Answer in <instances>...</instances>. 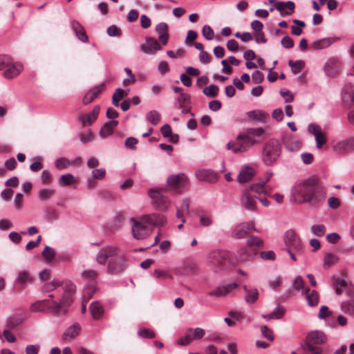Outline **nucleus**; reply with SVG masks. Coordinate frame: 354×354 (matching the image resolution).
<instances>
[{
  "label": "nucleus",
  "instance_id": "obj_21",
  "mask_svg": "<svg viewBox=\"0 0 354 354\" xmlns=\"http://www.w3.org/2000/svg\"><path fill=\"white\" fill-rule=\"evenodd\" d=\"M71 26L78 39L84 43L88 42V37L86 35L85 29L78 21L72 20L71 21Z\"/></svg>",
  "mask_w": 354,
  "mask_h": 354
},
{
  "label": "nucleus",
  "instance_id": "obj_36",
  "mask_svg": "<svg viewBox=\"0 0 354 354\" xmlns=\"http://www.w3.org/2000/svg\"><path fill=\"white\" fill-rule=\"evenodd\" d=\"M95 283H88L84 289L83 299L88 302L96 292Z\"/></svg>",
  "mask_w": 354,
  "mask_h": 354
},
{
  "label": "nucleus",
  "instance_id": "obj_28",
  "mask_svg": "<svg viewBox=\"0 0 354 354\" xmlns=\"http://www.w3.org/2000/svg\"><path fill=\"white\" fill-rule=\"evenodd\" d=\"M304 293L308 304L310 306H316L319 303V296L316 290H311L309 288L305 289Z\"/></svg>",
  "mask_w": 354,
  "mask_h": 354
},
{
  "label": "nucleus",
  "instance_id": "obj_7",
  "mask_svg": "<svg viewBox=\"0 0 354 354\" xmlns=\"http://www.w3.org/2000/svg\"><path fill=\"white\" fill-rule=\"evenodd\" d=\"M326 341V337L323 332L320 330L311 331L306 336L304 349L312 354H322V348L315 345L324 344Z\"/></svg>",
  "mask_w": 354,
  "mask_h": 354
},
{
  "label": "nucleus",
  "instance_id": "obj_13",
  "mask_svg": "<svg viewBox=\"0 0 354 354\" xmlns=\"http://www.w3.org/2000/svg\"><path fill=\"white\" fill-rule=\"evenodd\" d=\"M198 270L196 262L192 259H186L182 265L175 269L176 274L181 276H189L195 274Z\"/></svg>",
  "mask_w": 354,
  "mask_h": 354
},
{
  "label": "nucleus",
  "instance_id": "obj_64",
  "mask_svg": "<svg viewBox=\"0 0 354 354\" xmlns=\"http://www.w3.org/2000/svg\"><path fill=\"white\" fill-rule=\"evenodd\" d=\"M252 79L254 83L259 84L263 81L264 75L259 71H255L252 74Z\"/></svg>",
  "mask_w": 354,
  "mask_h": 354
},
{
  "label": "nucleus",
  "instance_id": "obj_20",
  "mask_svg": "<svg viewBox=\"0 0 354 354\" xmlns=\"http://www.w3.org/2000/svg\"><path fill=\"white\" fill-rule=\"evenodd\" d=\"M24 68L23 65L19 62H13L12 60L9 64L6 70L3 72V76L7 79H12L22 71Z\"/></svg>",
  "mask_w": 354,
  "mask_h": 354
},
{
  "label": "nucleus",
  "instance_id": "obj_29",
  "mask_svg": "<svg viewBox=\"0 0 354 354\" xmlns=\"http://www.w3.org/2000/svg\"><path fill=\"white\" fill-rule=\"evenodd\" d=\"M81 330V327L79 324L75 323L70 327H68L63 335V339L65 340L72 339L77 337Z\"/></svg>",
  "mask_w": 354,
  "mask_h": 354
},
{
  "label": "nucleus",
  "instance_id": "obj_61",
  "mask_svg": "<svg viewBox=\"0 0 354 354\" xmlns=\"http://www.w3.org/2000/svg\"><path fill=\"white\" fill-rule=\"evenodd\" d=\"M11 61L12 59L9 56L0 55V70H6Z\"/></svg>",
  "mask_w": 354,
  "mask_h": 354
},
{
  "label": "nucleus",
  "instance_id": "obj_40",
  "mask_svg": "<svg viewBox=\"0 0 354 354\" xmlns=\"http://www.w3.org/2000/svg\"><path fill=\"white\" fill-rule=\"evenodd\" d=\"M248 115L250 118L259 122H265L268 114L262 111H250L248 112Z\"/></svg>",
  "mask_w": 354,
  "mask_h": 354
},
{
  "label": "nucleus",
  "instance_id": "obj_35",
  "mask_svg": "<svg viewBox=\"0 0 354 354\" xmlns=\"http://www.w3.org/2000/svg\"><path fill=\"white\" fill-rule=\"evenodd\" d=\"M263 245V241L259 236H250L247 240V246L251 248H255L257 250L262 248Z\"/></svg>",
  "mask_w": 354,
  "mask_h": 354
},
{
  "label": "nucleus",
  "instance_id": "obj_22",
  "mask_svg": "<svg viewBox=\"0 0 354 354\" xmlns=\"http://www.w3.org/2000/svg\"><path fill=\"white\" fill-rule=\"evenodd\" d=\"M334 150L338 153H344L354 149V138H350L336 143Z\"/></svg>",
  "mask_w": 354,
  "mask_h": 354
},
{
  "label": "nucleus",
  "instance_id": "obj_56",
  "mask_svg": "<svg viewBox=\"0 0 354 354\" xmlns=\"http://www.w3.org/2000/svg\"><path fill=\"white\" fill-rule=\"evenodd\" d=\"M138 335H139V336H140L142 338H149V339L154 338L156 336L155 333L152 330H151L149 328H141L138 331Z\"/></svg>",
  "mask_w": 354,
  "mask_h": 354
},
{
  "label": "nucleus",
  "instance_id": "obj_47",
  "mask_svg": "<svg viewBox=\"0 0 354 354\" xmlns=\"http://www.w3.org/2000/svg\"><path fill=\"white\" fill-rule=\"evenodd\" d=\"M339 258L332 254L328 253L324 257V267L328 268L331 266L337 263L338 262Z\"/></svg>",
  "mask_w": 354,
  "mask_h": 354
},
{
  "label": "nucleus",
  "instance_id": "obj_33",
  "mask_svg": "<svg viewBox=\"0 0 354 354\" xmlns=\"http://www.w3.org/2000/svg\"><path fill=\"white\" fill-rule=\"evenodd\" d=\"M335 41L332 38H323L312 43L314 49L319 50L330 46Z\"/></svg>",
  "mask_w": 354,
  "mask_h": 354
},
{
  "label": "nucleus",
  "instance_id": "obj_50",
  "mask_svg": "<svg viewBox=\"0 0 354 354\" xmlns=\"http://www.w3.org/2000/svg\"><path fill=\"white\" fill-rule=\"evenodd\" d=\"M197 177H216L218 174L211 169H198L196 171Z\"/></svg>",
  "mask_w": 354,
  "mask_h": 354
},
{
  "label": "nucleus",
  "instance_id": "obj_49",
  "mask_svg": "<svg viewBox=\"0 0 354 354\" xmlns=\"http://www.w3.org/2000/svg\"><path fill=\"white\" fill-rule=\"evenodd\" d=\"M189 201L185 200L183 201L181 207V209H177L176 212V216L178 218H180L182 221V223H184L185 222V219L183 217V212H185V213H189Z\"/></svg>",
  "mask_w": 354,
  "mask_h": 354
},
{
  "label": "nucleus",
  "instance_id": "obj_3",
  "mask_svg": "<svg viewBox=\"0 0 354 354\" xmlns=\"http://www.w3.org/2000/svg\"><path fill=\"white\" fill-rule=\"evenodd\" d=\"M187 184V178H167L165 187L151 188L148 195L151 200V205L156 209L165 211L170 205V201L165 194L166 192L180 194Z\"/></svg>",
  "mask_w": 354,
  "mask_h": 354
},
{
  "label": "nucleus",
  "instance_id": "obj_42",
  "mask_svg": "<svg viewBox=\"0 0 354 354\" xmlns=\"http://www.w3.org/2000/svg\"><path fill=\"white\" fill-rule=\"evenodd\" d=\"M288 65L291 68V71L294 74L300 73L304 66V62L302 60H289Z\"/></svg>",
  "mask_w": 354,
  "mask_h": 354
},
{
  "label": "nucleus",
  "instance_id": "obj_17",
  "mask_svg": "<svg viewBox=\"0 0 354 354\" xmlns=\"http://www.w3.org/2000/svg\"><path fill=\"white\" fill-rule=\"evenodd\" d=\"M238 286L239 285L236 283H232L225 286H218L209 292L208 295L216 297H225L238 288Z\"/></svg>",
  "mask_w": 354,
  "mask_h": 354
},
{
  "label": "nucleus",
  "instance_id": "obj_63",
  "mask_svg": "<svg viewBox=\"0 0 354 354\" xmlns=\"http://www.w3.org/2000/svg\"><path fill=\"white\" fill-rule=\"evenodd\" d=\"M153 275L157 278H164V279H173L172 275L166 270H156L154 271Z\"/></svg>",
  "mask_w": 354,
  "mask_h": 354
},
{
  "label": "nucleus",
  "instance_id": "obj_12",
  "mask_svg": "<svg viewBox=\"0 0 354 354\" xmlns=\"http://www.w3.org/2000/svg\"><path fill=\"white\" fill-rule=\"evenodd\" d=\"M251 230L258 232V230L255 228V224L254 221L242 223L234 228L232 232V236L236 239H243L245 237Z\"/></svg>",
  "mask_w": 354,
  "mask_h": 354
},
{
  "label": "nucleus",
  "instance_id": "obj_48",
  "mask_svg": "<svg viewBox=\"0 0 354 354\" xmlns=\"http://www.w3.org/2000/svg\"><path fill=\"white\" fill-rule=\"evenodd\" d=\"M177 102L178 103L179 108L183 109L185 104L191 103V96L187 93H180L177 98Z\"/></svg>",
  "mask_w": 354,
  "mask_h": 354
},
{
  "label": "nucleus",
  "instance_id": "obj_27",
  "mask_svg": "<svg viewBox=\"0 0 354 354\" xmlns=\"http://www.w3.org/2000/svg\"><path fill=\"white\" fill-rule=\"evenodd\" d=\"M118 124V121L111 120L110 121L104 124L100 131V136L102 138H106L113 133L114 128Z\"/></svg>",
  "mask_w": 354,
  "mask_h": 354
},
{
  "label": "nucleus",
  "instance_id": "obj_43",
  "mask_svg": "<svg viewBox=\"0 0 354 354\" xmlns=\"http://www.w3.org/2000/svg\"><path fill=\"white\" fill-rule=\"evenodd\" d=\"M284 313H285L284 308L278 306L277 308L274 311H273L271 313L268 314L266 315H263L262 317L264 319H281L283 316Z\"/></svg>",
  "mask_w": 354,
  "mask_h": 354
},
{
  "label": "nucleus",
  "instance_id": "obj_44",
  "mask_svg": "<svg viewBox=\"0 0 354 354\" xmlns=\"http://www.w3.org/2000/svg\"><path fill=\"white\" fill-rule=\"evenodd\" d=\"M342 97L344 102L351 106L354 103V90L351 88L345 89Z\"/></svg>",
  "mask_w": 354,
  "mask_h": 354
},
{
  "label": "nucleus",
  "instance_id": "obj_52",
  "mask_svg": "<svg viewBox=\"0 0 354 354\" xmlns=\"http://www.w3.org/2000/svg\"><path fill=\"white\" fill-rule=\"evenodd\" d=\"M55 194V190L51 189H43L39 192V198L42 201H46Z\"/></svg>",
  "mask_w": 354,
  "mask_h": 354
},
{
  "label": "nucleus",
  "instance_id": "obj_6",
  "mask_svg": "<svg viewBox=\"0 0 354 354\" xmlns=\"http://www.w3.org/2000/svg\"><path fill=\"white\" fill-rule=\"evenodd\" d=\"M230 253L225 250H214L207 256V264L214 273H221L229 270L234 263L231 260Z\"/></svg>",
  "mask_w": 354,
  "mask_h": 354
},
{
  "label": "nucleus",
  "instance_id": "obj_53",
  "mask_svg": "<svg viewBox=\"0 0 354 354\" xmlns=\"http://www.w3.org/2000/svg\"><path fill=\"white\" fill-rule=\"evenodd\" d=\"M55 165L59 170L64 169L70 165V161L66 158H59L56 160Z\"/></svg>",
  "mask_w": 354,
  "mask_h": 354
},
{
  "label": "nucleus",
  "instance_id": "obj_16",
  "mask_svg": "<svg viewBox=\"0 0 354 354\" xmlns=\"http://www.w3.org/2000/svg\"><path fill=\"white\" fill-rule=\"evenodd\" d=\"M257 254V250L255 248L245 246L238 250L237 261L241 263L251 261L255 258Z\"/></svg>",
  "mask_w": 354,
  "mask_h": 354
},
{
  "label": "nucleus",
  "instance_id": "obj_34",
  "mask_svg": "<svg viewBox=\"0 0 354 354\" xmlns=\"http://www.w3.org/2000/svg\"><path fill=\"white\" fill-rule=\"evenodd\" d=\"M81 277L83 279L88 281L89 283H95L98 273L95 270H86L81 273Z\"/></svg>",
  "mask_w": 354,
  "mask_h": 354
},
{
  "label": "nucleus",
  "instance_id": "obj_14",
  "mask_svg": "<svg viewBox=\"0 0 354 354\" xmlns=\"http://www.w3.org/2000/svg\"><path fill=\"white\" fill-rule=\"evenodd\" d=\"M255 142L256 140L253 138H251L248 135L240 134L237 136L236 139L237 147L235 149H233V152L237 153L245 151Z\"/></svg>",
  "mask_w": 354,
  "mask_h": 354
},
{
  "label": "nucleus",
  "instance_id": "obj_26",
  "mask_svg": "<svg viewBox=\"0 0 354 354\" xmlns=\"http://www.w3.org/2000/svg\"><path fill=\"white\" fill-rule=\"evenodd\" d=\"M33 281L31 274L26 270L19 272L15 279V283L19 285L21 288H24L26 283H30Z\"/></svg>",
  "mask_w": 354,
  "mask_h": 354
},
{
  "label": "nucleus",
  "instance_id": "obj_45",
  "mask_svg": "<svg viewBox=\"0 0 354 354\" xmlns=\"http://www.w3.org/2000/svg\"><path fill=\"white\" fill-rule=\"evenodd\" d=\"M218 87L214 84H211L203 88V93L209 97H214L218 95Z\"/></svg>",
  "mask_w": 354,
  "mask_h": 354
},
{
  "label": "nucleus",
  "instance_id": "obj_11",
  "mask_svg": "<svg viewBox=\"0 0 354 354\" xmlns=\"http://www.w3.org/2000/svg\"><path fill=\"white\" fill-rule=\"evenodd\" d=\"M72 302V297L70 292L63 294L59 301H52V305L49 306L48 311L55 315H58L62 309L68 306Z\"/></svg>",
  "mask_w": 354,
  "mask_h": 354
},
{
  "label": "nucleus",
  "instance_id": "obj_46",
  "mask_svg": "<svg viewBox=\"0 0 354 354\" xmlns=\"http://www.w3.org/2000/svg\"><path fill=\"white\" fill-rule=\"evenodd\" d=\"M124 91L123 89L118 88L115 90L112 96V103L115 106L120 105V101L124 97Z\"/></svg>",
  "mask_w": 354,
  "mask_h": 354
},
{
  "label": "nucleus",
  "instance_id": "obj_60",
  "mask_svg": "<svg viewBox=\"0 0 354 354\" xmlns=\"http://www.w3.org/2000/svg\"><path fill=\"white\" fill-rule=\"evenodd\" d=\"M284 143L286 148L290 151H293L295 149V147L292 145V143H295V147L299 146L298 142L292 137H287L284 139Z\"/></svg>",
  "mask_w": 354,
  "mask_h": 354
},
{
  "label": "nucleus",
  "instance_id": "obj_23",
  "mask_svg": "<svg viewBox=\"0 0 354 354\" xmlns=\"http://www.w3.org/2000/svg\"><path fill=\"white\" fill-rule=\"evenodd\" d=\"M104 84L102 83L90 89L84 95L82 102L84 104H88L92 102L102 92Z\"/></svg>",
  "mask_w": 354,
  "mask_h": 354
},
{
  "label": "nucleus",
  "instance_id": "obj_58",
  "mask_svg": "<svg viewBox=\"0 0 354 354\" xmlns=\"http://www.w3.org/2000/svg\"><path fill=\"white\" fill-rule=\"evenodd\" d=\"M77 178H59L58 185L61 187H68L77 184Z\"/></svg>",
  "mask_w": 354,
  "mask_h": 354
},
{
  "label": "nucleus",
  "instance_id": "obj_9",
  "mask_svg": "<svg viewBox=\"0 0 354 354\" xmlns=\"http://www.w3.org/2000/svg\"><path fill=\"white\" fill-rule=\"evenodd\" d=\"M284 242L287 250H293L295 252H301L303 250V244L299 236L293 230L286 232Z\"/></svg>",
  "mask_w": 354,
  "mask_h": 354
},
{
  "label": "nucleus",
  "instance_id": "obj_2",
  "mask_svg": "<svg viewBox=\"0 0 354 354\" xmlns=\"http://www.w3.org/2000/svg\"><path fill=\"white\" fill-rule=\"evenodd\" d=\"M325 197V189L318 178H304L297 180L292 188L290 201L318 205L324 201Z\"/></svg>",
  "mask_w": 354,
  "mask_h": 354
},
{
  "label": "nucleus",
  "instance_id": "obj_39",
  "mask_svg": "<svg viewBox=\"0 0 354 354\" xmlns=\"http://www.w3.org/2000/svg\"><path fill=\"white\" fill-rule=\"evenodd\" d=\"M62 282L58 279H53L50 282H47L44 284L42 287V292H50L55 290L57 287L61 286Z\"/></svg>",
  "mask_w": 354,
  "mask_h": 354
},
{
  "label": "nucleus",
  "instance_id": "obj_57",
  "mask_svg": "<svg viewBox=\"0 0 354 354\" xmlns=\"http://www.w3.org/2000/svg\"><path fill=\"white\" fill-rule=\"evenodd\" d=\"M262 335L268 340L272 342L274 340V335L272 330L267 326H263L261 328Z\"/></svg>",
  "mask_w": 354,
  "mask_h": 354
},
{
  "label": "nucleus",
  "instance_id": "obj_5",
  "mask_svg": "<svg viewBox=\"0 0 354 354\" xmlns=\"http://www.w3.org/2000/svg\"><path fill=\"white\" fill-rule=\"evenodd\" d=\"M132 223V234L136 239H144L151 234V229L148 225L162 226L167 222L166 217L158 213L146 214L139 219L131 218Z\"/></svg>",
  "mask_w": 354,
  "mask_h": 354
},
{
  "label": "nucleus",
  "instance_id": "obj_25",
  "mask_svg": "<svg viewBox=\"0 0 354 354\" xmlns=\"http://www.w3.org/2000/svg\"><path fill=\"white\" fill-rule=\"evenodd\" d=\"M274 8L281 12V15H289L295 12V6L293 1L287 2L279 1L275 3Z\"/></svg>",
  "mask_w": 354,
  "mask_h": 354
},
{
  "label": "nucleus",
  "instance_id": "obj_51",
  "mask_svg": "<svg viewBox=\"0 0 354 354\" xmlns=\"http://www.w3.org/2000/svg\"><path fill=\"white\" fill-rule=\"evenodd\" d=\"M42 256L47 261H51L55 256V250L49 246H46L44 251L42 252Z\"/></svg>",
  "mask_w": 354,
  "mask_h": 354
},
{
  "label": "nucleus",
  "instance_id": "obj_19",
  "mask_svg": "<svg viewBox=\"0 0 354 354\" xmlns=\"http://www.w3.org/2000/svg\"><path fill=\"white\" fill-rule=\"evenodd\" d=\"M333 287L337 295H341L344 291H348L350 293L352 292V287L348 286V283L343 279L339 277H333Z\"/></svg>",
  "mask_w": 354,
  "mask_h": 354
},
{
  "label": "nucleus",
  "instance_id": "obj_38",
  "mask_svg": "<svg viewBox=\"0 0 354 354\" xmlns=\"http://www.w3.org/2000/svg\"><path fill=\"white\" fill-rule=\"evenodd\" d=\"M160 114L156 110L148 112L146 115L147 120L152 125H157L160 121Z\"/></svg>",
  "mask_w": 354,
  "mask_h": 354
},
{
  "label": "nucleus",
  "instance_id": "obj_24",
  "mask_svg": "<svg viewBox=\"0 0 354 354\" xmlns=\"http://www.w3.org/2000/svg\"><path fill=\"white\" fill-rule=\"evenodd\" d=\"M100 106H95L93 111L88 113V115H81L79 117L80 120L82 122V124L84 127L88 125H91L93 122L97 119V115L100 113Z\"/></svg>",
  "mask_w": 354,
  "mask_h": 354
},
{
  "label": "nucleus",
  "instance_id": "obj_37",
  "mask_svg": "<svg viewBox=\"0 0 354 354\" xmlns=\"http://www.w3.org/2000/svg\"><path fill=\"white\" fill-rule=\"evenodd\" d=\"M341 309L344 313L354 315V298L343 301L341 304Z\"/></svg>",
  "mask_w": 354,
  "mask_h": 354
},
{
  "label": "nucleus",
  "instance_id": "obj_18",
  "mask_svg": "<svg viewBox=\"0 0 354 354\" xmlns=\"http://www.w3.org/2000/svg\"><path fill=\"white\" fill-rule=\"evenodd\" d=\"M145 41L146 44H142L140 46L141 50L145 54H153L155 50H160L162 49L160 44L156 39L147 37L145 38Z\"/></svg>",
  "mask_w": 354,
  "mask_h": 354
},
{
  "label": "nucleus",
  "instance_id": "obj_4",
  "mask_svg": "<svg viewBox=\"0 0 354 354\" xmlns=\"http://www.w3.org/2000/svg\"><path fill=\"white\" fill-rule=\"evenodd\" d=\"M95 260L102 266H104L108 261L107 272L111 274L121 273L127 266L124 253L115 245H107L101 248L96 255Z\"/></svg>",
  "mask_w": 354,
  "mask_h": 354
},
{
  "label": "nucleus",
  "instance_id": "obj_15",
  "mask_svg": "<svg viewBox=\"0 0 354 354\" xmlns=\"http://www.w3.org/2000/svg\"><path fill=\"white\" fill-rule=\"evenodd\" d=\"M308 130L309 133L314 135L317 148L321 149V147L326 142V138L322 131V128L317 124H310L308 127Z\"/></svg>",
  "mask_w": 354,
  "mask_h": 354
},
{
  "label": "nucleus",
  "instance_id": "obj_32",
  "mask_svg": "<svg viewBox=\"0 0 354 354\" xmlns=\"http://www.w3.org/2000/svg\"><path fill=\"white\" fill-rule=\"evenodd\" d=\"M50 305V301L48 299H44L37 301L30 306V310L33 312H45L46 310H48Z\"/></svg>",
  "mask_w": 354,
  "mask_h": 354
},
{
  "label": "nucleus",
  "instance_id": "obj_8",
  "mask_svg": "<svg viewBox=\"0 0 354 354\" xmlns=\"http://www.w3.org/2000/svg\"><path fill=\"white\" fill-rule=\"evenodd\" d=\"M281 154V145L275 140H269L264 146L263 160L268 165H272Z\"/></svg>",
  "mask_w": 354,
  "mask_h": 354
},
{
  "label": "nucleus",
  "instance_id": "obj_30",
  "mask_svg": "<svg viewBox=\"0 0 354 354\" xmlns=\"http://www.w3.org/2000/svg\"><path fill=\"white\" fill-rule=\"evenodd\" d=\"M90 311L94 319H100L104 314V308L98 301H94L91 304Z\"/></svg>",
  "mask_w": 354,
  "mask_h": 354
},
{
  "label": "nucleus",
  "instance_id": "obj_41",
  "mask_svg": "<svg viewBox=\"0 0 354 354\" xmlns=\"http://www.w3.org/2000/svg\"><path fill=\"white\" fill-rule=\"evenodd\" d=\"M259 299V291L257 288H250L245 296V300L248 304H254Z\"/></svg>",
  "mask_w": 354,
  "mask_h": 354
},
{
  "label": "nucleus",
  "instance_id": "obj_59",
  "mask_svg": "<svg viewBox=\"0 0 354 354\" xmlns=\"http://www.w3.org/2000/svg\"><path fill=\"white\" fill-rule=\"evenodd\" d=\"M168 25L165 22H161L156 25L155 30L158 33L159 35L168 34Z\"/></svg>",
  "mask_w": 354,
  "mask_h": 354
},
{
  "label": "nucleus",
  "instance_id": "obj_54",
  "mask_svg": "<svg viewBox=\"0 0 354 354\" xmlns=\"http://www.w3.org/2000/svg\"><path fill=\"white\" fill-rule=\"evenodd\" d=\"M202 34L203 37L207 40H212L214 39V32L212 28L208 25H205L202 30Z\"/></svg>",
  "mask_w": 354,
  "mask_h": 354
},
{
  "label": "nucleus",
  "instance_id": "obj_62",
  "mask_svg": "<svg viewBox=\"0 0 354 354\" xmlns=\"http://www.w3.org/2000/svg\"><path fill=\"white\" fill-rule=\"evenodd\" d=\"M328 205L332 209H337L341 205V201L339 198L332 196L328 198Z\"/></svg>",
  "mask_w": 354,
  "mask_h": 354
},
{
  "label": "nucleus",
  "instance_id": "obj_10",
  "mask_svg": "<svg viewBox=\"0 0 354 354\" xmlns=\"http://www.w3.org/2000/svg\"><path fill=\"white\" fill-rule=\"evenodd\" d=\"M205 335V331L201 328H189L187 330L185 335L178 340V343L181 346H187L194 340L201 339Z\"/></svg>",
  "mask_w": 354,
  "mask_h": 354
},
{
  "label": "nucleus",
  "instance_id": "obj_31",
  "mask_svg": "<svg viewBox=\"0 0 354 354\" xmlns=\"http://www.w3.org/2000/svg\"><path fill=\"white\" fill-rule=\"evenodd\" d=\"M259 174L257 167L250 165H245L240 170L237 177H254Z\"/></svg>",
  "mask_w": 354,
  "mask_h": 354
},
{
  "label": "nucleus",
  "instance_id": "obj_1",
  "mask_svg": "<svg viewBox=\"0 0 354 354\" xmlns=\"http://www.w3.org/2000/svg\"><path fill=\"white\" fill-rule=\"evenodd\" d=\"M269 178H238L240 184H245L241 197L243 206L250 211L257 207L255 198L264 207L270 205V201L266 196L270 194L271 188L268 185Z\"/></svg>",
  "mask_w": 354,
  "mask_h": 354
},
{
  "label": "nucleus",
  "instance_id": "obj_55",
  "mask_svg": "<svg viewBox=\"0 0 354 354\" xmlns=\"http://www.w3.org/2000/svg\"><path fill=\"white\" fill-rule=\"evenodd\" d=\"M312 232L317 236H322L326 232V227L324 225H314L311 227Z\"/></svg>",
  "mask_w": 354,
  "mask_h": 354
}]
</instances>
